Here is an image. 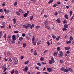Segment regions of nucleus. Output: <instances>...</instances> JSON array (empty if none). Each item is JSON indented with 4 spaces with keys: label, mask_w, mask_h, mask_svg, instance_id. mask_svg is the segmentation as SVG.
Listing matches in <instances>:
<instances>
[{
    "label": "nucleus",
    "mask_w": 74,
    "mask_h": 74,
    "mask_svg": "<svg viewBox=\"0 0 74 74\" xmlns=\"http://www.w3.org/2000/svg\"><path fill=\"white\" fill-rule=\"evenodd\" d=\"M49 62L50 64H52L53 63H55V60H54L53 58H51V60H49Z\"/></svg>",
    "instance_id": "1"
},
{
    "label": "nucleus",
    "mask_w": 74,
    "mask_h": 74,
    "mask_svg": "<svg viewBox=\"0 0 74 74\" xmlns=\"http://www.w3.org/2000/svg\"><path fill=\"white\" fill-rule=\"evenodd\" d=\"M60 53L59 54V56L60 58H61L63 56V51H60L59 52Z\"/></svg>",
    "instance_id": "2"
},
{
    "label": "nucleus",
    "mask_w": 74,
    "mask_h": 74,
    "mask_svg": "<svg viewBox=\"0 0 74 74\" xmlns=\"http://www.w3.org/2000/svg\"><path fill=\"white\" fill-rule=\"evenodd\" d=\"M27 25L28 27H30V29H33V27H32V24H31L28 23Z\"/></svg>",
    "instance_id": "3"
},
{
    "label": "nucleus",
    "mask_w": 74,
    "mask_h": 74,
    "mask_svg": "<svg viewBox=\"0 0 74 74\" xmlns=\"http://www.w3.org/2000/svg\"><path fill=\"white\" fill-rule=\"evenodd\" d=\"M12 40H16V36L14 35H13L12 36Z\"/></svg>",
    "instance_id": "4"
},
{
    "label": "nucleus",
    "mask_w": 74,
    "mask_h": 74,
    "mask_svg": "<svg viewBox=\"0 0 74 74\" xmlns=\"http://www.w3.org/2000/svg\"><path fill=\"white\" fill-rule=\"evenodd\" d=\"M14 59L15 60V62H14V64H16L18 63V60L16 58H14Z\"/></svg>",
    "instance_id": "5"
},
{
    "label": "nucleus",
    "mask_w": 74,
    "mask_h": 74,
    "mask_svg": "<svg viewBox=\"0 0 74 74\" xmlns=\"http://www.w3.org/2000/svg\"><path fill=\"white\" fill-rule=\"evenodd\" d=\"M27 70H28V67L26 66L25 67V68L23 70L24 71H25V72H27Z\"/></svg>",
    "instance_id": "6"
},
{
    "label": "nucleus",
    "mask_w": 74,
    "mask_h": 74,
    "mask_svg": "<svg viewBox=\"0 0 74 74\" xmlns=\"http://www.w3.org/2000/svg\"><path fill=\"white\" fill-rule=\"evenodd\" d=\"M47 70L49 72H51L52 71V69L50 68H47Z\"/></svg>",
    "instance_id": "7"
},
{
    "label": "nucleus",
    "mask_w": 74,
    "mask_h": 74,
    "mask_svg": "<svg viewBox=\"0 0 74 74\" xmlns=\"http://www.w3.org/2000/svg\"><path fill=\"white\" fill-rule=\"evenodd\" d=\"M23 28H25L26 29H28V27H27V25H23Z\"/></svg>",
    "instance_id": "8"
},
{
    "label": "nucleus",
    "mask_w": 74,
    "mask_h": 74,
    "mask_svg": "<svg viewBox=\"0 0 74 74\" xmlns=\"http://www.w3.org/2000/svg\"><path fill=\"white\" fill-rule=\"evenodd\" d=\"M40 60L42 62H43L44 60V58L42 57L40 58Z\"/></svg>",
    "instance_id": "9"
},
{
    "label": "nucleus",
    "mask_w": 74,
    "mask_h": 74,
    "mask_svg": "<svg viewBox=\"0 0 74 74\" xmlns=\"http://www.w3.org/2000/svg\"><path fill=\"white\" fill-rule=\"evenodd\" d=\"M45 26H47V25H48V20H46L45 23Z\"/></svg>",
    "instance_id": "10"
},
{
    "label": "nucleus",
    "mask_w": 74,
    "mask_h": 74,
    "mask_svg": "<svg viewBox=\"0 0 74 74\" xmlns=\"http://www.w3.org/2000/svg\"><path fill=\"white\" fill-rule=\"evenodd\" d=\"M70 47H66L65 48V50H69V49H70Z\"/></svg>",
    "instance_id": "11"
},
{
    "label": "nucleus",
    "mask_w": 74,
    "mask_h": 74,
    "mask_svg": "<svg viewBox=\"0 0 74 74\" xmlns=\"http://www.w3.org/2000/svg\"><path fill=\"white\" fill-rule=\"evenodd\" d=\"M41 40H39L37 42V45H39L40 44H41Z\"/></svg>",
    "instance_id": "12"
},
{
    "label": "nucleus",
    "mask_w": 74,
    "mask_h": 74,
    "mask_svg": "<svg viewBox=\"0 0 74 74\" xmlns=\"http://www.w3.org/2000/svg\"><path fill=\"white\" fill-rule=\"evenodd\" d=\"M27 15H28L27 13H25L23 14V16L25 17H27Z\"/></svg>",
    "instance_id": "13"
},
{
    "label": "nucleus",
    "mask_w": 74,
    "mask_h": 74,
    "mask_svg": "<svg viewBox=\"0 0 74 74\" xmlns=\"http://www.w3.org/2000/svg\"><path fill=\"white\" fill-rule=\"evenodd\" d=\"M64 17L67 19H69V17H68V15H67V14H65L64 15Z\"/></svg>",
    "instance_id": "14"
},
{
    "label": "nucleus",
    "mask_w": 74,
    "mask_h": 74,
    "mask_svg": "<svg viewBox=\"0 0 74 74\" xmlns=\"http://www.w3.org/2000/svg\"><path fill=\"white\" fill-rule=\"evenodd\" d=\"M56 21L58 22V23H60V20L59 19V18H58Z\"/></svg>",
    "instance_id": "15"
},
{
    "label": "nucleus",
    "mask_w": 74,
    "mask_h": 74,
    "mask_svg": "<svg viewBox=\"0 0 74 74\" xmlns=\"http://www.w3.org/2000/svg\"><path fill=\"white\" fill-rule=\"evenodd\" d=\"M19 41H22L23 40V38L22 37H20L19 38Z\"/></svg>",
    "instance_id": "16"
},
{
    "label": "nucleus",
    "mask_w": 74,
    "mask_h": 74,
    "mask_svg": "<svg viewBox=\"0 0 74 74\" xmlns=\"http://www.w3.org/2000/svg\"><path fill=\"white\" fill-rule=\"evenodd\" d=\"M29 62V60L27 61L24 62V64H28V63Z\"/></svg>",
    "instance_id": "17"
},
{
    "label": "nucleus",
    "mask_w": 74,
    "mask_h": 74,
    "mask_svg": "<svg viewBox=\"0 0 74 74\" xmlns=\"http://www.w3.org/2000/svg\"><path fill=\"white\" fill-rule=\"evenodd\" d=\"M54 56H57V52L54 51Z\"/></svg>",
    "instance_id": "18"
},
{
    "label": "nucleus",
    "mask_w": 74,
    "mask_h": 74,
    "mask_svg": "<svg viewBox=\"0 0 74 74\" xmlns=\"http://www.w3.org/2000/svg\"><path fill=\"white\" fill-rule=\"evenodd\" d=\"M16 14H17V15H20V13H19V11H16Z\"/></svg>",
    "instance_id": "19"
},
{
    "label": "nucleus",
    "mask_w": 74,
    "mask_h": 74,
    "mask_svg": "<svg viewBox=\"0 0 74 74\" xmlns=\"http://www.w3.org/2000/svg\"><path fill=\"white\" fill-rule=\"evenodd\" d=\"M34 55H37V51H36V50H35L34 52Z\"/></svg>",
    "instance_id": "20"
},
{
    "label": "nucleus",
    "mask_w": 74,
    "mask_h": 74,
    "mask_svg": "<svg viewBox=\"0 0 74 74\" xmlns=\"http://www.w3.org/2000/svg\"><path fill=\"white\" fill-rule=\"evenodd\" d=\"M64 71L65 73H68V72H69L68 69H65V70H64Z\"/></svg>",
    "instance_id": "21"
},
{
    "label": "nucleus",
    "mask_w": 74,
    "mask_h": 74,
    "mask_svg": "<svg viewBox=\"0 0 74 74\" xmlns=\"http://www.w3.org/2000/svg\"><path fill=\"white\" fill-rule=\"evenodd\" d=\"M53 0H50L49 2L48 3L49 4H50V3H53Z\"/></svg>",
    "instance_id": "22"
},
{
    "label": "nucleus",
    "mask_w": 74,
    "mask_h": 74,
    "mask_svg": "<svg viewBox=\"0 0 74 74\" xmlns=\"http://www.w3.org/2000/svg\"><path fill=\"white\" fill-rule=\"evenodd\" d=\"M32 44L34 45H36V42L35 41H34L32 42Z\"/></svg>",
    "instance_id": "23"
},
{
    "label": "nucleus",
    "mask_w": 74,
    "mask_h": 74,
    "mask_svg": "<svg viewBox=\"0 0 74 74\" xmlns=\"http://www.w3.org/2000/svg\"><path fill=\"white\" fill-rule=\"evenodd\" d=\"M5 13L7 14H10V11L8 10H6V11L5 12Z\"/></svg>",
    "instance_id": "24"
},
{
    "label": "nucleus",
    "mask_w": 74,
    "mask_h": 74,
    "mask_svg": "<svg viewBox=\"0 0 74 74\" xmlns=\"http://www.w3.org/2000/svg\"><path fill=\"white\" fill-rule=\"evenodd\" d=\"M64 27L65 28H68V27H69V26H68V25H67L65 24L64 26Z\"/></svg>",
    "instance_id": "25"
},
{
    "label": "nucleus",
    "mask_w": 74,
    "mask_h": 74,
    "mask_svg": "<svg viewBox=\"0 0 74 74\" xmlns=\"http://www.w3.org/2000/svg\"><path fill=\"white\" fill-rule=\"evenodd\" d=\"M33 16H32L30 18V21H32L33 20Z\"/></svg>",
    "instance_id": "26"
},
{
    "label": "nucleus",
    "mask_w": 74,
    "mask_h": 74,
    "mask_svg": "<svg viewBox=\"0 0 74 74\" xmlns=\"http://www.w3.org/2000/svg\"><path fill=\"white\" fill-rule=\"evenodd\" d=\"M7 18L8 21V23H10V18H9V17L8 16Z\"/></svg>",
    "instance_id": "27"
},
{
    "label": "nucleus",
    "mask_w": 74,
    "mask_h": 74,
    "mask_svg": "<svg viewBox=\"0 0 74 74\" xmlns=\"http://www.w3.org/2000/svg\"><path fill=\"white\" fill-rule=\"evenodd\" d=\"M52 36L53 37V38L54 39H55V38H56V36H55L54 35L52 34Z\"/></svg>",
    "instance_id": "28"
},
{
    "label": "nucleus",
    "mask_w": 74,
    "mask_h": 74,
    "mask_svg": "<svg viewBox=\"0 0 74 74\" xmlns=\"http://www.w3.org/2000/svg\"><path fill=\"white\" fill-rule=\"evenodd\" d=\"M60 38V36H59L58 37L56 38V40L57 41H58V40H59V39Z\"/></svg>",
    "instance_id": "29"
},
{
    "label": "nucleus",
    "mask_w": 74,
    "mask_h": 74,
    "mask_svg": "<svg viewBox=\"0 0 74 74\" xmlns=\"http://www.w3.org/2000/svg\"><path fill=\"white\" fill-rule=\"evenodd\" d=\"M3 69L4 70V71H3V73H4V72H5V71L7 70V68L6 67Z\"/></svg>",
    "instance_id": "30"
},
{
    "label": "nucleus",
    "mask_w": 74,
    "mask_h": 74,
    "mask_svg": "<svg viewBox=\"0 0 74 74\" xmlns=\"http://www.w3.org/2000/svg\"><path fill=\"white\" fill-rule=\"evenodd\" d=\"M16 20L15 18H14L13 19L14 23V24H15V23H16Z\"/></svg>",
    "instance_id": "31"
},
{
    "label": "nucleus",
    "mask_w": 74,
    "mask_h": 74,
    "mask_svg": "<svg viewBox=\"0 0 74 74\" xmlns=\"http://www.w3.org/2000/svg\"><path fill=\"white\" fill-rule=\"evenodd\" d=\"M23 47L24 48H25L26 46V43H23Z\"/></svg>",
    "instance_id": "32"
},
{
    "label": "nucleus",
    "mask_w": 74,
    "mask_h": 74,
    "mask_svg": "<svg viewBox=\"0 0 74 74\" xmlns=\"http://www.w3.org/2000/svg\"><path fill=\"white\" fill-rule=\"evenodd\" d=\"M70 53V50H68L66 52V53L67 54H68V55H69Z\"/></svg>",
    "instance_id": "33"
},
{
    "label": "nucleus",
    "mask_w": 74,
    "mask_h": 74,
    "mask_svg": "<svg viewBox=\"0 0 74 74\" xmlns=\"http://www.w3.org/2000/svg\"><path fill=\"white\" fill-rule=\"evenodd\" d=\"M6 66V65L5 64H4V65H3L2 67V69H4V68L6 67H5Z\"/></svg>",
    "instance_id": "34"
},
{
    "label": "nucleus",
    "mask_w": 74,
    "mask_h": 74,
    "mask_svg": "<svg viewBox=\"0 0 74 74\" xmlns=\"http://www.w3.org/2000/svg\"><path fill=\"white\" fill-rule=\"evenodd\" d=\"M4 38H5V40H6V36H7V34L5 33L4 34Z\"/></svg>",
    "instance_id": "35"
},
{
    "label": "nucleus",
    "mask_w": 74,
    "mask_h": 74,
    "mask_svg": "<svg viewBox=\"0 0 74 74\" xmlns=\"http://www.w3.org/2000/svg\"><path fill=\"white\" fill-rule=\"evenodd\" d=\"M16 38H18L19 37V34H17L15 36Z\"/></svg>",
    "instance_id": "36"
},
{
    "label": "nucleus",
    "mask_w": 74,
    "mask_h": 74,
    "mask_svg": "<svg viewBox=\"0 0 74 74\" xmlns=\"http://www.w3.org/2000/svg\"><path fill=\"white\" fill-rule=\"evenodd\" d=\"M64 70H65V69L63 67L62 68L60 69V70L61 71H64Z\"/></svg>",
    "instance_id": "37"
},
{
    "label": "nucleus",
    "mask_w": 74,
    "mask_h": 74,
    "mask_svg": "<svg viewBox=\"0 0 74 74\" xmlns=\"http://www.w3.org/2000/svg\"><path fill=\"white\" fill-rule=\"evenodd\" d=\"M26 39H27V40H29V39H30L29 37L28 36H27L26 37Z\"/></svg>",
    "instance_id": "38"
},
{
    "label": "nucleus",
    "mask_w": 74,
    "mask_h": 74,
    "mask_svg": "<svg viewBox=\"0 0 74 74\" xmlns=\"http://www.w3.org/2000/svg\"><path fill=\"white\" fill-rule=\"evenodd\" d=\"M57 50L58 51H60V48L59 47H58L57 48Z\"/></svg>",
    "instance_id": "39"
},
{
    "label": "nucleus",
    "mask_w": 74,
    "mask_h": 74,
    "mask_svg": "<svg viewBox=\"0 0 74 74\" xmlns=\"http://www.w3.org/2000/svg\"><path fill=\"white\" fill-rule=\"evenodd\" d=\"M14 73V69H13L11 72V73L12 74H13Z\"/></svg>",
    "instance_id": "40"
},
{
    "label": "nucleus",
    "mask_w": 74,
    "mask_h": 74,
    "mask_svg": "<svg viewBox=\"0 0 74 74\" xmlns=\"http://www.w3.org/2000/svg\"><path fill=\"white\" fill-rule=\"evenodd\" d=\"M68 71H72V69L71 68H69L68 69Z\"/></svg>",
    "instance_id": "41"
},
{
    "label": "nucleus",
    "mask_w": 74,
    "mask_h": 74,
    "mask_svg": "<svg viewBox=\"0 0 74 74\" xmlns=\"http://www.w3.org/2000/svg\"><path fill=\"white\" fill-rule=\"evenodd\" d=\"M2 25L3 26H5V22H3L2 23Z\"/></svg>",
    "instance_id": "42"
},
{
    "label": "nucleus",
    "mask_w": 74,
    "mask_h": 74,
    "mask_svg": "<svg viewBox=\"0 0 74 74\" xmlns=\"http://www.w3.org/2000/svg\"><path fill=\"white\" fill-rule=\"evenodd\" d=\"M1 36H2V32H0V38H1Z\"/></svg>",
    "instance_id": "43"
},
{
    "label": "nucleus",
    "mask_w": 74,
    "mask_h": 74,
    "mask_svg": "<svg viewBox=\"0 0 74 74\" xmlns=\"http://www.w3.org/2000/svg\"><path fill=\"white\" fill-rule=\"evenodd\" d=\"M63 31H66V30H67V29L65 27L63 28Z\"/></svg>",
    "instance_id": "44"
},
{
    "label": "nucleus",
    "mask_w": 74,
    "mask_h": 74,
    "mask_svg": "<svg viewBox=\"0 0 74 74\" xmlns=\"http://www.w3.org/2000/svg\"><path fill=\"white\" fill-rule=\"evenodd\" d=\"M37 64L38 65V66H41V63H40V62H38L37 63Z\"/></svg>",
    "instance_id": "45"
},
{
    "label": "nucleus",
    "mask_w": 74,
    "mask_h": 74,
    "mask_svg": "<svg viewBox=\"0 0 74 74\" xmlns=\"http://www.w3.org/2000/svg\"><path fill=\"white\" fill-rule=\"evenodd\" d=\"M47 44H48V46H49V45H50V43L49 41H47Z\"/></svg>",
    "instance_id": "46"
},
{
    "label": "nucleus",
    "mask_w": 74,
    "mask_h": 74,
    "mask_svg": "<svg viewBox=\"0 0 74 74\" xmlns=\"http://www.w3.org/2000/svg\"><path fill=\"white\" fill-rule=\"evenodd\" d=\"M15 73L16 74H17L18 73V71L17 70H16L15 71Z\"/></svg>",
    "instance_id": "47"
},
{
    "label": "nucleus",
    "mask_w": 74,
    "mask_h": 74,
    "mask_svg": "<svg viewBox=\"0 0 74 74\" xmlns=\"http://www.w3.org/2000/svg\"><path fill=\"white\" fill-rule=\"evenodd\" d=\"M60 63H63V60H60Z\"/></svg>",
    "instance_id": "48"
},
{
    "label": "nucleus",
    "mask_w": 74,
    "mask_h": 74,
    "mask_svg": "<svg viewBox=\"0 0 74 74\" xmlns=\"http://www.w3.org/2000/svg\"><path fill=\"white\" fill-rule=\"evenodd\" d=\"M32 42H33L34 41V37H33L32 38Z\"/></svg>",
    "instance_id": "49"
},
{
    "label": "nucleus",
    "mask_w": 74,
    "mask_h": 74,
    "mask_svg": "<svg viewBox=\"0 0 74 74\" xmlns=\"http://www.w3.org/2000/svg\"><path fill=\"white\" fill-rule=\"evenodd\" d=\"M17 5V2H15L14 3V6H16Z\"/></svg>",
    "instance_id": "50"
},
{
    "label": "nucleus",
    "mask_w": 74,
    "mask_h": 74,
    "mask_svg": "<svg viewBox=\"0 0 74 74\" xmlns=\"http://www.w3.org/2000/svg\"><path fill=\"white\" fill-rule=\"evenodd\" d=\"M70 38V40H71V41H73V37H71Z\"/></svg>",
    "instance_id": "51"
},
{
    "label": "nucleus",
    "mask_w": 74,
    "mask_h": 74,
    "mask_svg": "<svg viewBox=\"0 0 74 74\" xmlns=\"http://www.w3.org/2000/svg\"><path fill=\"white\" fill-rule=\"evenodd\" d=\"M16 40H13L12 41V43H13V44H14V43H15V41Z\"/></svg>",
    "instance_id": "52"
},
{
    "label": "nucleus",
    "mask_w": 74,
    "mask_h": 74,
    "mask_svg": "<svg viewBox=\"0 0 74 74\" xmlns=\"http://www.w3.org/2000/svg\"><path fill=\"white\" fill-rule=\"evenodd\" d=\"M4 16H1L0 18H2V19H3L4 18Z\"/></svg>",
    "instance_id": "53"
},
{
    "label": "nucleus",
    "mask_w": 74,
    "mask_h": 74,
    "mask_svg": "<svg viewBox=\"0 0 74 74\" xmlns=\"http://www.w3.org/2000/svg\"><path fill=\"white\" fill-rule=\"evenodd\" d=\"M48 51V50H46L44 51L43 53H46V52H47Z\"/></svg>",
    "instance_id": "54"
},
{
    "label": "nucleus",
    "mask_w": 74,
    "mask_h": 74,
    "mask_svg": "<svg viewBox=\"0 0 74 74\" xmlns=\"http://www.w3.org/2000/svg\"><path fill=\"white\" fill-rule=\"evenodd\" d=\"M52 26H50L49 27V30H51L52 29H53V28H52Z\"/></svg>",
    "instance_id": "55"
},
{
    "label": "nucleus",
    "mask_w": 74,
    "mask_h": 74,
    "mask_svg": "<svg viewBox=\"0 0 74 74\" xmlns=\"http://www.w3.org/2000/svg\"><path fill=\"white\" fill-rule=\"evenodd\" d=\"M69 12L70 13V14H71V15H72V14H73V12H72V11H70Z\"/></svg>",
    "instance_id": "56"
},
{
    "label": "nucleus",
    "mask_w": 74,
    "mask_h": 74,
    "mask_svg": "<svg viewBox=\"0 0 74 74\" xmlns=\"http://www.w3.org/2000/svg\"><path fill=\"white\" fill-rule=\"evenodd\" d=\"M18 11L20 12H22V9H19Z\"/></svg>",
    "instance_id": "57"
},
{
    "label": "nucleus",
    "mask_w": 74,
    "mask_h": 74,
    "mask_svg": "<svg viewBox=\"0 0 74 74\" xmlns=\"http://www.w3.org/2000/svg\"><path fill=\"white\" fill-rule=\"evenodd\" d=\"M43 13H44V9L42 11L41 13V15H42V14H43Z\"/></svg>",
    "instance_id": "58"
},
{
    "label": "nucleus",
    "mask_w": 74,
    "mask_h": 74,
    "mask_svg": "<svg viewBox=\"0 0 74 74\" xmlns=\"http://www.w3.org/2000/svg\"><path fill=\"white\" fill-rule=\"evenodd\" d=\"M56 5V4H54L53 5V7H56L57 6Z\"/></svg>",
    "instance_id": "59"
},
{
    "label": "nucleus",
    "mask_w": 74,
    "mask_h": 74,
    "mask_svg": "<svg viewBox=\"0 0 74 74\" xmlns=\"http://www.w3.org/2000/svg\"><path fill=\"white\" fill-rule=\"evenodd\" d=\"M5 27L4 26H1V28H3V29L4 28H5Z\"/></svg>",
    "instance_id": "60"
},
{
    "label": "nucleus",
    "mask_w": 74,
    "mask_h": 74,
    "mask_svg": "<svg viewBox=\"0 0 74 74\" xmlns=\"http://www.w3.org/2000/svg\"><path fill=\"white\" fill-rule=\"evenodd\" d=\"M2 5L3 6V7H4V6H5V3L4 2H3Z\"/></svg>",
    "instance_id": "61"
},
{
    "label": "nucleus",
    "mask_w": 74,
    "mask_h": 74,
    "mask_svg": "<svg viewBox=\"0 0 74 74\" xmlns=\"http://www.w3.org/2000/svg\"><path fill=\"white\" fill-rule=\"evenodd\" d=\"M57 4H61V3L60 1H58L57 2Z\"/></svg>",
    "instance_id": "62"
},
{
    "label": "nucleus",
    "mask_w": 74,
    "mask_h": 74,
    "mask_svg": "<svg viewBox=\"0 0 74 74\" xmlns=\"http://www.w3.org/2000/svg\"><path fill=\"white\" fill-rule=\"evenodd\" d=\"M25 34L23 33V34H22V36H23V37H25Z\"/></svg>",
    "instance_id": "63"
},
{
    "label": "nucleus",
    "mask_w": 74,
    "mask_h": 74,
    "mask_svg": "<svg viewBox=\"0 0 74 74\" xmlns=\"http://www.w3.org/2000/svg\"><path fill=\"white\" fill-rule=\"evenodd\" d=\"M43 73L44 74H49V73H47V72H43Z\"/></svg>",
    "instance_id": "64"
}]
</instances>
